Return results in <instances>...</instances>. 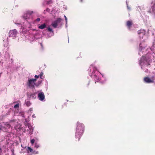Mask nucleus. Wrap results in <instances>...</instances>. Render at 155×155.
Here are the masks:
<instances>
[{
	"label": "nucleus",
	"instance_id": "nucleus-1",
	"mask_svg": "<svg viewBox=\"0 0 155 155\" xmlns=\"http://www.w3.org/2000/svg\"><path fill=\"white\" fill-rule=\"evenodd\" d=\"M89 70V74L91 78L94 80L95 81V83L96 82H99L100 81V76L101 75L103 77H104L103 75L99 72L94 64H92L90 66Z\"/></svg>",
	"mask_w": 155,
	"mask_h": 155
},
{
	"label": "nucleus",
	"instance_id": "nucleus-2",
	"mask_svg": "<svg viewBox=\"0 0 155 155\" xmlns=\"http://www.w3.org/2000/svg\"><path fill=\"white\" fill-rule=\"evenodd\" d=\"M152 55L150 53H148L145 56H143L139 61V64L141 66L142 69H143L146 66L150 65L151 61L150 58Z\"/></svg>",
	"mask_w": 155,
	"mask_h": 155
},
{
	"label": "nucleus",
	"instance_id": "nucleus-3",
	"mask_svg": "<svg viewBox=\"0 0 155 155\" xmlns=\"http://www.w3.org/2000/svg\"><path fill=\"white\" fill-rule=\"evenodd\" d=\"M84 130V126L83 124L78 122L77 123V127L75 136L76 138H78V140H79L80 138L82 135Z\"/></svg>",
	"mask_w": 155,
	"mask_h": 155
},
{
	"label": "nucleus",
	"instance_id": "nucleus-4",
	"mask_svg": "<svg viewBox=\"0 0 155 155\" xmlns=\"http://www.w3.org/2000/svg\"><path fill=\"white\" fill-rule=\"evenodd\" d=\"M12 123L13 121H11L10 122V124L8 122L0 124V129H2L3 131L9 133H12V127L11 125H13Z\"/></svg>",
	"mask_w": 155,
	"mask_h": 155
},
{
	"label": "nucleus",
	"instance_id": "nucleus-5",
	"mask_svg": "<svg viewBox=\"0 0 155 155\" xmlns=\"http://www.w3.org/2000/svg\"><path fill=\"white\" fill-rule=\"evenodd\" d=\"M15 24L17 25H18L19 26H21V28L23 29L29 28L31 27V24L27 21H25L24 22L23 25L19 23H15Z\"/></svg>",
	"mask_w": 155,
	"mask_h": 155
},
{
	"label": "nucleus",
	"instance_id": "nucleus-6",
	"mask_svg": "<svg viewBox=\"0 0 155 155\" xmlns=\"http://www.w3.org/2000/svg\"><path fill=\"white\" fill-rule=\"evenodd\" d=\"M34 12L31 11H26L22 16L23 18L26 20L32 18V14Z\"/></svg>",
	"mask_w": 155,
	"mask_h": 155
},
{
	"label": "nucleus",
	"instance_id": "nucleus-7",
	"mask_svg": "<svg viewBox=\"0 0 155 155\" xmlns=\"http://www.w3.org/2000/svg\"><path fill=\"white\" fill-rule=\"evenodd\" d=\"M28 82L27 83V85L29 87L32 88H34L35 85V82L36 81V79H28Z\"/></svg>",
	"mask_w": 155,
	"mask_h": 155
},
{
	"label": "nucleus",
	"instance_id": "nucleus-8",
	"mask_svg": "<svg viewBox=\"0 0 155 155\" xmlns=\"http://www.w3.org/2000/svg\"><path fill=\"white\" fill-rule=\"evenodd\" d=\"M62 21V19L61 18H58L56 20L52 22L51 25L53 28H57L58 24H60L61 25H62V24L61 22Z\"/></svg>",
	"mask_w": 155,
	"mask_h": 155
},
{
	"label": "nucleus",
	"instance_id": "nucleus-9",
	"mask_svg": "<svg viewBox=\"0 0 155 155\" xmlns=\"http://www.w3.org/2000/svg\"><path fill=\"white\" fill-rule=\"evenodd\" d=\"M155 80V77L152 76L150 78L149 77H146L144 78V81L147 83H153Z\"/></svg>",
	"mask_w": 155,
	"mask_h": 155
},
{
	"label": "nucleus",
	"instance_id": "nucleus-10",
	"mask_svg": "<svg viewBox=\"0 0 155 155\" xmlns=\"http://www.w3.org/2000/svg\"><path fill=\"white\" fill-rule=\"evenodd\" d=\"M18 31L16 29L11 30L9 31V36L14 38L16 37Z\"/></svg>",
	"mask_w": 155,
	"mask_h": 155
},
{
	"label": "nucleus",
	"instance_id": "nucleus-11",
	"mask_svg": "<svg viewBox=\"0 0 155 155\" xmlns=\"http://www.w3.org/2000/svg\"><path fill=\"white\" fill-rule=\"evenodd\" d=\"M38 98L39 100L41 101H45L44 94L42 91L38 92Z\"/></svg>",
	"mask_w": 155,
	"mask_h": 155
},
{
	"label": "nucleus",
	"instance_id": "nucleus-12",
	"mask_svg": "<svg viewBox=\"0 0 155 155\" xmlns=\"http://www.w3.org/2000/svg\"><path fill=\"white\" fill-rule=\"evenodd\" d=\"M147 12L151 13L155 16V1L153 4L151 6L150 10Z\"/></svg>",
	"mask_w": 155,
	"mask_h": 155
},
{
	"label": "nucleus",
	"instance_id": "nucleus-13",
	"mask_svg": "<svg viewBox=\"0 0 155 155\" xmlns=\"http://www.w3.org/2000/svg\"><path fill=\"white\" fill-rule=\"evenodd\" d=\"M140 38H142L145 34V31L144 29H141L137 32Z\"/></svg>",
	"mask_w": 155,
	"mask_h": 155
},
{
	"label": "nucleus",
	"instance_id": "nucleus-14",
	"mask_svg": "<svg viewBox=\"0 0 155 155\" xmlns=\"http://www.w3.org/2000/svg\"><path fill=\"white\" fill-rule=\"evenodd\" d=\"M47 25L45 23L38 25V28L41 29H43L46 27Z\"/></svg>",
	"mask_w": 155,
	"mask_h": 155
},
{
	"label": "nucleus",
	"instance_id": "nucleus-15",
	"mask_svg": "<svg viewBox=\"0 0 155 155\" xmlns=\"http://www.w3.org/2000/svg\"><path fill=\"white\" fill-rule=\"evenodd\" d=\"M144 50V48H142V46L141 44H140V48L139 49V54L140 55H141V53H142V51L143 50Z\"/></svg>",
	"mask_w": 155,
	"mask_h": 155
},
{
	"label": "nucleus",
	"instance_id": "nucleus-16",
	"mask_svg": "<svg viewBox=\"0 0 155 155\" xmlns=\"http://www.w3.org/2000/svg\"><path fill=\"white\" fill-rule=\"evenodd\" d=\"M27 126L28 127V128L30 130L29 132H31V134L32 133V132L33 131V127L31 126L30 124H27Z\"/></svg>",
	"mask_w": 155,
	"mask_h": 155
},
{
	"label": "nucleus",
	"instance_id": "nucleus-17",
	"mask_svg": "<svg viewBox=\"0 0 155 155\" xmlns=\"http://www.w3.org/2000/svg\"><path fill=\"white\" fill-rule=\"evenodd\" d=\"M52 3V1L51 0H44V2L43 3V5L45 4L46 3L47 5H49L50 4H51Z\"/></svg>",
	"mask_w": 155,
	"mask_h": 155
},
{
	"label": "nucleus",
	"instance_id": "nucleus-18",
	"mask_svg": "<svg viewBox=\"0 0 155 155\" xmlns=\"http://www.w3.org/2000/svg\"><path fill=\"white\" fill-rule=\"evenodd\" d=\"M132 25V22L131 21H127V25L129 29H130V27Z\"/></svg>",
	"mask_w": 155,
	"mask_h": 155
},
{
	"label": "nucleus",
	"instance_id": "nucleus-19",
	"mask_svg": "<svg viewBox=\"0 0 155 155\" xmlns=\"http://www.w3.org/2000/svg\"><path fill=\"white\" fill-rule=\"evenodd\" d=\"M47 29H48V30L49 31L51 32V36H52L54 34V33L53 31L52 30V28H50L49 27Z\"/></svg>",
	"mask_w": 155,
	"mask_h": 155
},
{
	"label": "nucleus",
	"instance_id": "nucleus-20",
	"mask_svg": "<svg viewBox=\"0 0 155 155\" xmlns=\"http://www.w3.org/2000/svg\"><path fill=\"white\" fill-rule=\"evenodd\" d=\"M40 147V145L37 143H35V145L34 147L36 149H37Z\"/></svg>",
	"mask_w": 155,
	"mask_h": 155
},
{
	"label": "nucleus",
	"instance_id": "nucleus-21",
	"mask_svg": "<svg viewBox=\"0 0 155 155\" xmlns=\"http://www.w3.org/2000/svg\"><path fill=\"white\" fill-rule=\"evenodd\" d=\"M25 104H26V106L28 107H29L31 105V103L29 101H26L25 103Z\"/></svg>",
	"mask_w": 155,
	"mask_h": 155
},
{
	"label": "nucleus",
	"instance_id": "nucleus-22",
	"mask_svg": "<svg viewBox=\"0 0 155 155\" xmlns=\"http://www.w3.org/2000/svg\"><path fill=\"white\" fill-rule=\"evenodd\" d=\"M28 153H29V151L31 153H32L33 151V150L32 149H31L30 147H28Z\"/></svg>",
	"mask_w": 155,
	"mask_h": 155
},
{
	"label": "nucleus",
	"instance_id": "nucleus-23",
	"mask_svg": "<svg viewBox=\"0 0 155 155\" xmlns=\"http://www.w3.org/2000/svg\"><path fill=\"white\" fill-rule=\"evenodd\" d=\"M43 73L41 72L39 75L41 79H43L44 78V77L43 76Z\"/></svg>",
	"mask_w": 155,
	"mask_h": 155
},
{
	"label": "nucleus",
	"instance_id": "nucleus-24",
	"mask_svg": "<svg viewBox=\"0 0 155 155\" xmlns=\"http://www.w3.org/2000/svg\"><path fill=\"white\" fill-rule=\"evenodd\" d=\"M18 115H20L22 116V117H24L25 116L23 114V112L22 111L19 113V114Z\"/></svg>",
	"mask_w": 155,
	"mask_h": 155
},
{
	"label": "nucleus",
	"instance_id": "nucleus-25",
	"mask_svg": "<svg viewBox=\"0 0 155 155\" xmlns=\"http://www.w3.org/2000/svg\"><path fill=\"white\" fill-rule=\"evenodd\" d=\"M18 124V127L15 126V127H14L15 129H19L20 127H21L20 125V124Z\"/></svg>",
	"mask_w": 155,
	"mask_h": 155
},
{
	"label": "nucleus",
	"instance_id": "nucleus-26",
	"mask_svg": "<svg viewBox=\"0 0 155 155\" xmlns=\"http://www.w3.org/2000/svg\"><path fill=\"white\" fill-rule=\"evenodd\" d=\"M126 5H127V9L128 10H130V7H129L128 6V2H127V1H126Z\"/></svg>",
	"mask_w": 155,
	"mask_h": 155
},
{
	"label": "nucleus",
	"instance_id": "nucleus-27",
	"mask_svg": "<svg viewBox=\"0 0 155 155\" xmlns=\"http://www.w3.org/2000/svg\"><path fill=\"white\" fill-rule=\"evenodd\" d=\"M19 107V104L18 103L16 104L14 106V108H17Z\"/></svg>",
	"mask_w": 155,
	"mask_h": 155
},
{
	"label": "nucleus",
	"instance_id": "nucleus-28",
	"mask_svg": "<svg viewBox=\"0 0 155 155\" xmlns=\"http://www.w3.org/2000/svg\"><path fill=\"white\" fill-rule=\"evenodd\" d=\"M32 153L33 154H37L38 153V151H33L32 152Z\"/></svg>",
	"mask_w": 155,
	"mask_h": 155
},
{
	"label": "nucleus",
	"instance_id": "nucleus-29",
	"mask_svg": "<svg viewBox=\"0 0 155 155\" xmlns=\"http://www.w3.org/2000/svg\"><path fill=\"white\" fill-rule=\"evenodd\" d=\"M35 141V140L34 139H33L32 140H31V143L32 145H33Z\"/></svg>",
	"mask_w": 155,
	"mask_h": 155
},
{
	"label": "nucleus",
	"instance_id": "nucleus-30",
	"mask_svg": "<svg viewBox=\"0 0 155 155\" xmlns=\"http://www.w3.org/2000/svg\"><path fill=\"white\" fill-rule=\"evenodd\" d=\"M64 18H65V20L66 21V22H67V21H67V18L66 16L65 15H64Z\"/></svg>",
	"mask_w": 155,
	"mask_h": 155
},
{
	"label": "nucleus",
	"instance_id": "nucleus-31",
	"mask_svg": "<svg viewBox=\"0 0 155 155\" xmlns=\"http://www.w3.org/2000/svg\"><path fill=\"white\" fill-rule=\"evenodd\" d=\"M36 21H40V19L38 18L36 19Z\"/></svg>",
	"mask_w": 155,
	"mask_h": 155
},
{
	"label": "nucleus",
	"instance_id": "nucleus-32",
	"mask_svg": "<svg viewBox=\"0 0 155 155\" xmlns=\"http://www.w3.org/2000/svg\"><path fill=\"white\" fill-rule=\"evenodd\" d=\"M46 11L47 12H49L50 11V9L49 8H47L46 9Z\"/></svg>",
	"mask_w": 155,
	"mask_h": 155
},
{
	"label": "nucleus",
	"instance_id": "nucleus-33",
	"mask_svg": "<svg viewBox=\"0 0 155 155\" xmlns=\"http://www.w3.org/2000/svg\"><path fill=\"white\" fill-rule=\"evenodd\" d=\"M39 75H35V77L36 78H39Z\"/></svg>",
	"mask_w": 155,
	"mask_h": 155
},
{
	"label": "nucleus",
	"instance_id": "nucleus-34",
	"mask_svg": "<svg viewBox=\"0 0 155 155\" xmlns=\"http://www.w3.org/2000/svg\"><path fill=\"white\" fill-rule=\"evenodd\" d=\"M32 117L33 118H35L36 117V116L35 115V114H33L32 115Z\"/></svg>",
	"mask_w": 155,
	"mask_h": 155
},
{
	"label": "nucleus",
	"instance_id": "nucleus-35",
	"mask_svg": "<svg viewBox=\"0 0 155 155\" xmlns=\"http://www.w3.org/2000/svg\"><path fill=\"white\" fill-rule=\"evenodd\" d=\"M33 110V109L32 108H31L30 109L29 111H30L31 112Z\"/></svg>",
	"mask_w": 155,
	"mask_h": 155
},
{
	"label": "nucleus",
	"instance_id": "nucleus-36",
	"mask_svg": "<svg viewBox=\"0 0 155 155\" xmlns=\"http://www.w3.org/2000/svg\"><path fill=\"white\" fill-rule=\"evenodd\" d=\"M65 27H66V28H67V27H68L67 22H66Z\"/></svg>",
	"mask_w": 155,
	"mask_h": 155
},
{
	"label": "nucleus",
	"instance_id": "nucleus-37",
	"mask_svg": "<svg viewBox=\"0 0 155 155\" xmlns=\"http://www.w3.org/2000/svg\"><path fill=\"white\" fill-rule=\"evenodd\" d=\"M147 71H148V70H147V69H145V72H147Z\"/></svg>",
	"mask_w": 155,
	"mask_h": 155
},
{
	"label": "nucleus",
	"instance_id": "nucleus-38",
	"mask_svg": "<svg viewBox=\"0 0 155 155\" xmlns=\"http://www.w3.org/2000/svg\"><path fill=\"white\" fill-rule=\"evenodd\" d=\"M12 155H14V152L13 151H12Z\"/></svg>",
	"mask_w": 155,
	"mask_h": 155
},
{
	"label": "nucleus",
	"instance_id": "nucleus-39",
	"mask_svg": "<svg viewBox=\"0 0 155 155\" xmlns=\"http://www.w3.org/2000/svg\"><path fill=\"white\" fill-rule=\"evenodd\" d=\"M64 8H65V10H66L67 9V8L66 7Z\"/></svg>",
	"mask_w": 155,
	"mask_h": 155
},
{
	"label": "nucleus",
	"instance_id": "nucleus-40",
	"mask_svg": "<svg viewBox=\"0 0 155 155\" xmlns=\"http://www.w3.org/2000/svg\"><path fill=\"white\" fill-rule=\"evenodd\" d=\"M81 2H82V0H80Z\"/></svg>",
	"mask_w": 155,
	"mask_h": 155
},
{
	"label": "nucleus",
	"instance_id": "nucleus-41",
	"mask_svg": "<svg viewBox=\"0 0 155 155\" xmlns=\"http://www.w3.org/2000/svg\"><path fill=\"white\" fill-rule=\"evenodd\" d=\"M41 46H42V44H41Z\"/></svg>",
	"mask_w": 155,
	"mask_h": 155
},
{
	"label": "nucleus",
	"instance_id": "nucleus-42",
	"mask_svg": "<svg viewBox=\"0 0 155 155\" xmlns=\"http://www.w3.org/2000/svg\"><path fill=\"white\" fill-rule=\"evenodd\" d=\"M101 83H103V82H101Z\"/></svg>",
	"mask_w": 155,
	"mask_h": 155
},
{
	"label": "nucleus",
	"instance_id": "nucleus-43",
	"mask_svg": "<svg viewBox=\"0 0 155 155\" xmlns=\"http://www.w3.org/2000/svg\"><path fill=\"white\" fill-rule=\"evenodd\" d=\"M106 81V80H105V81Z\"/></svg>",
	"mask_w": 155,
	"mask_h": 155
}]
</instances>
